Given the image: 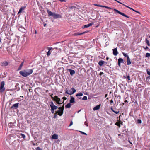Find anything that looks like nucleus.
Here are the masks:
<instances>
[{"label": "nucleus", "mask_w": 150, "mask_h": 150, "mask_svg": "<svg viewBox=\"0 0 150 150\" xmlns=\"http://www.w3.org/2000/svg\"><path fill=\"white\" fill-rule=\"evenodd\" d=\"M47 11L48 13V16H52L53 17L54 19L59 18L61 17V16L60 15L56 14L55 13H53L48 9H47Z\"/></svg>", "instance_id": "nucleus-2"}, {"label": "nucleus", "mask_w": 150, "mask_h": 150, "mask_svg": "<svg viewBox=\"0 0 150 150\" xmlns=\"http://www.w3.org/2000/svg\"><path fill=\"white\" fill-rule=\"evenodd\" d=\"M146 57H150V53H147L146 54Z\"/></svg>", "instance_id": "nucleus-31"}, {"label": "nucleus", "mask_w": 150, "mask_h": 150, "mask_svg": "<svg viewBox=\"0 0 150 150\" xmlns=\"http://www.w3.org/2000/svg\"><path fill=\"white\" fill-rule=\"evenodd\" d=\"M103 74V72H101L100 73V75H102V74Z\"/></svg>", "instance_id": "nucleus-57"}, {"label": "nucleus", "mask_w": 150, "mask_h": 150, "mask_svg": "<svg viewBox=\"0 0 150 150\" xmlns=\"http://www.w3.org/2000/svg\"><path fill=\"white\" fill-rule=\"evenodd\" d=\"M94 5L95 6H97L100 7H102V6H103V5H99L97 4H94Z\"/></svg>", "instance_id": "nucleus-40"}, {"label": "nucleus", "mask_w": 150, "mask_h": 150, "mask_svg": "<svg viewBox=\"0 0 150 150\" xmlns=\"http://www.w3.org/2000/svg\"><path fill=\"white\" fill-rule=\"evenodd\" d=\"M149 79V76H148V77H146V79Z\"/></svg>", "instance_id": "nucleus-61"}, {"label": "nucleus", "mask_w": 150, "mask_h": 150, "mask_svg": "<svg viewBox=\"0 0 150 150\" xmlns=\"http://www.w3.org/2000/svg\"><path fill=\"white\" fill-rule=\"evenodd\" d=\"M93 23H90L89 24L85 25L84 26H83L82 27V28H85L89 27L92 26V25H93Z\"/></svg>", "instance_id": "nucleus-14"}, {"label": "nucleus", "mask_w": 150, "mask_h": 150, "mask_svg": "<svg viewBox=\"0 0 150 150\" xmlns=\"http://www.w3.org/2000/svg\"><path fill=\"white\" fill-rule=\"evenodd\" d=\"M59 1H60L61 2H66V1L65 0H59Z\"/></svg>", "instance_id": "nucleus-50"}, {"label": "nucleus", "mask_w": 150, "mask_h": 150, "mask_svg": "<svg viewBox=\"0 0 150 150\" xmlns=\"http://www.w3.org/2000/svg\"><path fill=\"white\" fill-rule=\"evenodd\" d=\"M113 54L115 56H116L118 54L117 48L113 49Z\"/></svg>", "instance_id": "nucleus-9"}, {"label": "nucleus", "mask_w": 150, "mask_h": 150, "mask_svg": "<svg viewBox=\"0 0 150 150\" xmlns=\"http://www.w3.org/2000/svg\"><path fill=\"white\" fill-rule=\"evenodd\" d=\"M120 62H118V65L119 66V67H120L121 66V64H120Z\"/></svg>", "instance_id": "nucleus-55"}, {"label": "nucleus", "mask_w": 150, "mask_h": 150, "mask_svg": "<svg viewBox=\"0 0 150 150\" xmlns=\"http://www.w3.org/2000/svg\"><path fill=\"white\" fill-rule=\"evenodd\" d=\"M58 98V96H55L54 98V99H57V98Z\"/></svg>", "instance_id": "nucleus-48"}, {"label": "nucleus", "mask_w": 150, "mask_h": 150, "mask_svg": "<svg viewBox=\"0 0 150 150\" xmlns=\"http://www.w3.org/2000/svg\"><path fill=\"white\" fill-rule=\"evenodd\" d=\"M113 10L116 13H118V14H120L123 16H124L125 17H127V18H129V16H128L126 15H125V14L123 13H122V12H120L119 11H118V10L116 9H113Z\"/></svg>", "instance_id": "nucleus-5"}, {"label": "nucleus", "mask_w": 150, "mask_h": 150, "mask_svg": "<svg viewBox=\"0 0 150 150\" xmlns=\"http://www.w3.org/2000/svg\"><path fill=\"white\" fill-rule=\"evenodd\" d=\"M64 108V104L62 107L58 108V110L56 112L57 113L58 115L60 116H62L63 113Z\"/></svg>", "instance_id": "nucleus-3"}, {"label": "nucleus", "mask_w": 150, "mask_h": 150, "mask_svg": "<svg viewBox=\"0 0 150 150\" xmlns=\"http://www.w3.org/2000/svg\"><path fill=\"white\" fill-rule=\"evenodd\" d=\"M83 34V33H74V35L75 36H77V35H81Z\"/></svg>", "instance_id": "nucleus-25"}, {"label": "nucleus", "mask_w": 150, "mask_h": 150, "mask_svg": "<svg viewBox=\"0 0 150 150\" xmlns=\"http://www.w3.org/2000/svg\"><path fill=\"white\" fill-rule=\"evenodd\" d=\"M102 7L105 8H106L107 9H111V8L109 7L108 6H102Z\"/></svg>", "instance_id": "nucleus-33"}, {"label": "nucleus", "mask_w": 150, "mask_h": 150, "mask_svg": "<svg viewBox=\"0 0 150 150\" xmlns=\"http://www.w3.org/2000/svg\"><path fill=\"white\" fill-rule=\"evenodd\" d=\"M21 135L23 138H25V136L24 134L21 133Z\"/></svg>", "instance_id": "nucleus-38"}, {"label": "nucleus", "mask_w": 150, "mask_h": 150, "mask_svg": "<svg viewBox=\"0 0 150 150\" xmlns=\"http://www.w3.org/2000/svg\"><path fill=\"white\" fill-rule=\"evenodd\" d=\"M55 100H54V101H55L56 102V103L59 104H61L62 103L61 102V100L60 99V98H57V99H55Z\"/></svg>", "instance_id": "nucleus-15"}, {"label": "nucleus", "mask_w": 150, "mask_h": 150, "mask_svg": "<svg viewBox=\"0 0 150 150\" xmlns=\"http://www.w3.org/2000/svg\"><path fill=\"white\" fill-rule=\"evenodd\" d=\"M127 78V79L128 80H130V77L129 75H128Z\"/></svg>", "instance_id": "nucleus-46"}, {"label": "nucleus", "mask_w": 150, "mask_h": 150, "mask_svg": "<svg viewBox=\"0 0 150 150\" xmlns=\"http://www.w3.org/2000/svg\"><path fill=\"white\" fill-rule=\"evenodd\" d=\"M88 32V31H85L83 32V33H83V34L86 33H87Z\"/></svg>", "instance_id": "nucleus-56"}, {"label": "nucleus", "mask_w": 150, "mask_h": 150, "mask_svg": "<svg viewBox=\"0 0 150 150\" xmlns=\"http://www.w3.org/2000/svg\"><path fill=\"white\" fill-rule=\"evenodd\" d=\"M68 70L69 71L71 76H72L75 74V72L74 70L71 69H69Z\"/></svg>", "instance_id": "nucleus-11"}, {"label": "nucleus", "mask_w": 150, "mask_h": 150, "mask_svg": "<svg viewBox=\"0 0 150 150\" xmlns=\"http://www.w3.org/2000/svg\"><path fill=\"white\" fill-rule=\"evenodd\" d=\"M72 124H73V122L72 121H71L70 122V123L69 125V126H71L72 125Z\"/></svg>", "instance_id": "nucleus-53"}, {"label": "nucleus", "mask_w": 150, "mask_h": 150, "mask_svg": "<svg viewBox=\"0 0 150 150\" xmlns=\"http://www.w3.org/2000/svg\"><path fill=\"white\" fill-rule=\"evenodd\" d=\"M115 125H116L117 126H118L119 128H120V122H117L115 123Z\"/></svg>", "instance_id": "nucleus-30"}, {"label": "nucleus", "mask_w": 150, "mask_h": 150, "mask_svg": "<svg viewBox=\"0 0 150 150\" xmlns=\"http://www.w3.org/2000/svg\"><path fill=\"white\" fill-rule=\"evenodd\" d=\"M107 96H108V94H106L105 95V97L106 98L107 97Z\"/></svg>", "instance_id": "nucleus-62"}, {"label": "nucleus", "mask_w": 150, "mask_h": 150, "mask_svg": "<svg viewBox=\"0 0 150 150\" xmlns=\"http://www.w3.org/2000/svg\"><path fill=\"white\" fill-rule=\"evenodd\" d=\"M50 107L51 108L54 110H56L58 108L57 106L55 105L54 104L53 102L52 101L50 102Z\"/></svg>", "instance_id": "nucleus-7"}, {"label": "nucleus", "mask_w": 150, "mask_h": 150, "mask_svg": "<svg viewBox=\"0 0 150 150\" xmlns=\"http://www.w3.org/2000/svg\"><path fill=\"white\" fill-rule=\"evenodd\" d=\"M58 114L57 113V112H55V113L54 114L53 116V118L54 119L56 118L57 117V114Z\"/></svg>", "instance_id": "nucleus-32"}, {"label": "nucleus", "mask_w": 150, "mask_h": 150, "mask_svg": "<svg viewBox=\"0 0 150 150\" xmlns=\"http://www.w3.org/2000/svg\"><path fill=\"white\" fill-rule=\"evenodd\" d=\"M33 72L32 69H25L20 71L19 73L20 74L23 76L26 77L32 74Z\"/></svg>", "instance_id": "nucleus-1"}, {"label": "nucleus", "mask_w": 150, "mask_h": 150, "mask_svg": "<svg viewBox=\"0 0 150 150\" xmlns=\"http://www.w3.org/2000/svg\"><path fill=\"white\" fill-rule=\"evenodd\" d=\"M117 2H118V3H120V4H122V3H121L119 1H117Z\"/></svg>", "instance_id": "nucleus-60"}, {"label": "nucleus", "mask_w": 150, "mask_h": 150, "mask_svg": "<svg viewBox=\"0 0 150 150\" xmlns=\"http://www.w3.org/2000/svg\"><path fill=\"white\" fill-rule=\"evenodd\" d=\"M113 102V101L112 99L110 101V103H112Z\"/></svg>", "instance_id": "nucleus-54"}, {"label": "nucleus", "mask_w": 150, "mask_h": 150, "mask_svg": "<svg viewBox=\"0 0 150 150\" xmlns=\"http://www.w3.org/2000/svg\"><path fill=\"white\" fill-rule=\"evenodd\" d=\"M67 98L66 97H64L62 98V99L64 100H66V99H67Z\"/></svg>", "instance_id": "nucleus-49"}, {"label": "nucleus", "mask_w": 150, "mask_h": 150, "mask_svg": "<svg viewBox=\"0 0 150 150\" xmlns=\"http://www.w3.org/2000/svg\"><path fill=\"white\" fill-rule=\"evenodd\" d=\"M69 62L70 63H71L72 62V61L71 60H69Z\"/></svg>", "instance_id": "nucleus-63"}, {"label": "nucleus", "mask_w": 150, "mask_h": 150, "mask_svg": "<svg viewBox=\"0 0 150 150\" xmlns=\"http://www.w3.org/2000/svg\"><path fill=\"white\" fill-rule=\"evenodd\" d=\"M53 95V94H52L51 95H50V96H51V98H52L53 99V100H55V99H54V98L52 96V95Z\"/></svg>", "instance_id": "nucleus-41"}, {"label": "nucleus", "mask_w": 150, "mask_h": 150, "mask_svg": "<svg viewBox=\"0 0 150 150\" xmlns=\"http://www.w3.org/2000/svg\"><path fill=\"white\" fill-rule=\"evenodd\" d=\"M127 65H130L131 64V62L130 61V59L129 57V58H127Z\"/></svg>", "instance_id": "nucleus-19"}, {"label": "nucleus", "mask_w": 150, "mask_h": 150, "mask_svg": "<svg viewBox=\"0 0 150 150\" xmlns=\"http://www.w3.org/2000/svg\"><path fill=\"white\" fill-rule=\"evenodd\" d=\"M8 63L6 61H5L1 63V66H6L8 65Z\"/></svg>", "instance_id": "nucleus-18"}, {"label": "nucleus", "mask_w": 150, "mask_h": 150, "mask_svg": "<svg viewBox=\"0 0 150 150\" xmlns=\"http://www.w3.org/2000/svg\"><path fill=\"white\" fill-rule=\"evenodd\" d=\"M80 132L82 134H84V135H87V134L86 133H85L83 132L82 131H80Z\"/></svg>", "instance_id": "nucleus-43"}, {"label": "nucleus", "mask_w": 150, "mask_h": 150, "mask_svg": "<svg viewBox=\"0 0 150 150\" xmlns=\"http://www.w3.org/2000/svg\"><path fill=\"white\" fill-rule=\"evenodd\" d=\"M113 112L115 113L116 114H117L119 112V111H113Z\"/></svg>", "instance_id": "nucleus-47"}, {"label": "nucleus", "mask_w": 150, "mask_h": 150, "mask_svg": "<svg viewBox=\"0 0 150 150\" xmlns=\"http://www.w3.org/2000/svg\"><path fill=\"white\" fill-rule=\"evenodd\" d=\"M36 150H43L41 148H40V147H38L36 149Z\"/></svg>", "instance_id": "nucleus-39"}, {"label": "nucleus", "mask_w": 150, "mask_h": 150, "mask_svg": "<svg viewBox=\"0 0 150 150\" xmlns=\"http://www.w3.org/2000/svg\"><path fill=\"white\" fill-rule=\"evenodd\" d=\"M109 59V58L108 57H107L106 58V59L107 60H108Z\"/></svg>", "instance_id": "nucleus-64"}, {"label": "nucleus", "mask_w": 150, "mask_h": 150, "mask_svg": "<svg viewBox=\"0 0 150 150\" xmlns=\"http://www.w3.org/2000/svg\"><path fill=\"white\" fill-rule=\"evenodd\" d=\"M71 90L72 91V92H71V93H69L68 90L67 89V88H66V90L65 88V90L66 91L65 93L69 95H71L75 93L76 91V90L73 88H71Z\"/></svg>", "instance_id": "nucleus-6"}, {"label": "nucleus", "mask_w": 150, "mask_h": 150, "mask_svg": "<svg viewBox=\"0 0 150 150\" xmlns=\"http://www.w3.org/2000/svg\"><path fill=\"white\" fill-rule=\"evenodd\" d=\"M24 63V62H22L21 64H20L19 68H18V70H21L22 67L23 66V64Z\"/></svg>", "instance_id": "nucleus-22"}, {"label": "nucleus", "mask_w": 150, "mask_h": 150, "mask_svg": "<svg viewBox=\"0 0 150 150\" xmlns=\"http://www.w3.org/2000/svg\"><path fill=\"white\" fill-rule=\"evenodd\" d=\"M100 104L98 105H97L95 107L93 108V110H98L100 109Z\"/></svg>", "instance_id": "nucleus-16"}, {"label": "nucleus", "mask_w": 150, "mask_h": 150, "mask_svg": "<svg viewBox=\"0 0 150 150\" xmlns=\"http://www.w3.org/2000/svg\"><path fill=\"white\" fill-rule=\"evenodd\" d=\"M58 135L55 134H53L52 137V139H58Z\"/></svg>", "instance_id": "nucleus-13"}, {"label": "nucleus", "mask_w": 150, "mask_h": 150, "mask_svg": "<svg viewBox=\"0 0 150 150\" xmlns=\"http://www.w3.org/2000/svg\"><path fill=\"white\" fill-rule=\"evenodd\" d=\"M141 122H142V121L140 119H138L137 120V122L138 123H139V124H140L141 123Z\"/></svg>", "instance_id": "nucleus-35"}, {"label": "nucleus", "mask_w": 150, "mask_h": 150, "mask_svg": "<svg viewBox=\"0 0 150 150\" xmlns=\"http://www.w3.org/2000/svg\"><path fill=\"white\" fill-rule=\"evenodd\" d=\"M71 103H67L65 106V108H69L71 107Z\"/></svg>", "instance_id": "nucleus-20"}, {"label": "nucleus", "mask_w": 150, "mask_h": 150, "mask_svg": "<svg viewBox=\"0 0 150 150\" xmlns=\"http://www.w3.org/2000/svg\"><path fill=\"white\" fill-rule=\"evenodd\" d=\"M119 122H120V124L122 125H123V122L121 121H120Z\"/></svg>", "instance_id": "nucleus-51"}, {"label": "nucleus", "mask_w": 150, "mask_h": 150, "mask_svg": "<svg viewBox=\"0 0 150 150\" xmlns=\"http://www.w3.org/2000/svg\"><path fill=\"white\" fill-rule=\"evenodd\" d=\"M105 62L102 60L98 62V64L100 66H102Z\"/></svg>", "instance_id": "nucleus-17"}, {"label": "nucleus", "mask_w": 150, "mask_h": 150, "mask_svg": "<svg viewBox=\"0 0 150 150\" xmlns=\"http://www.w3.org/2000/svg\"><path fill=\"white\" fill-rule=\"evenodd\" d=\"M50 51H49V50H48V52H47V56H49L50 55L51 53Z\"/></svg>", "instance_id": "nucleus-34"}, {"label": "nucleus", "mask_w": 150, "mask_h": 150, "mask_svg": "<svg viewBox=\"0 0 150 150\" xmlns=\"http://www.w3.org/2000/svg\"><path fill=\"white\" fill-rule=\"evenodd\" d=\"M83 95V94L82 93H78V94H77L76 95V96H77V97H78V96H82Z\"/></svg>", "instance_id": "nucleus-28"}, {"label": "nucleus", "mask_w": 150, "mask_h": 150, "mask_svg": "<svg viewBox=\"0 0 150 150\" xmlns=\"http://www.w3.org/2000/svg\"><path fill=\"white\" fill-rule=\"evenodd\" d=\"M69 8L71 10L74 9V10H75L76 9H77L76 7V6H71V7H69Z\"/></svg>", "instance_id": "nucleus-26"}, {"label": "nucleus", "mask_w": 150, "mask_h": 150, "mask_svg": "<svg viewBox=\"0 0 150 150\" xmlns=\"http://www.w3.org/2000/svg\"><path fill=\"white\" fill-rule=\"evenodd\" d=\"M127 76H123V78H125H125H127Z\"/></svg>", "instance_id": "nucleus-59"}, {"label": "nucleus", "mask_w": 150, "mask_h": 150, "mask_svg": "<svg viewBox=\"0 0 150 150\" xmlns=\"http://www.w3.org/2000/svg\"><path fill=\"white\" fill-rule=\"evenodd\" d=\"M47 48L49 50V51H50L52 49H53V48L52 47H47Z\"/></svg>", "instance_id": "nucleus-37"}, {"label": "nucleus", "mask_w": 150, "mask_h": 150, "mask_svg": "<svg viewBox=\"0 0 150 150\" xmlns=\"http://www.w3.org/2000/svg\"><path fill=\"white\" fill-rule=\"evenodd\" d=\"M126 7L128 8H129L130 9L134 11H135V12L138 13L139 14H140V13L138 11H136V10H134V9H133V8L130 7H129L128 6H126Z\"/></svg>", "instance_id": "nucleus-23"}, {"label": "nucleus", "mask_w": 150, "mask_h": 150, "mask_svg": "<svg viewBox=\"0 0 150 150\" xmlns=\"http://www.w3.org/2000/svg\"><path fill=\"white\" fill-rule=\"evenodd\" d=\"M19 103H15V104H14L12 106L11 108V109H16L18 107V105H19Z\"/></svg>", "instance_id": "nucleus-8"}, {"label": "nucleus", "mask_w": 150, "mask_h": 150, "mask_svg": "<svg viewBox=\"0 0 150 150\" xmlns=\"http://www.w3.org/2000/svg\"><path fill=\"white\" fill-rule=\"evenodd\" d=\"M87 99V97L86 96H84V97H83L82 98L83 100H86Z\"/></svg>", "instance_id": "nucleus-36"}, {"label": "nucleus", "mask_w": 150, "mask_h": 150, "mask_svg": "<svg viewBox=\"0 0 150 150\" xmlns=\"http://www.w3.org/2000/svg\"><path fill=\"white\" fill-rule=\"evenodd\" d=\"M122 54H123V56L124 57H126L127 58L129 57V56L127 55V54L125 53L124 52H122Z\"/></svg>", "instance_id": "nucleus-29"}, {"label": "nucleus", "mask_w": 150, "mask_h": 150, "mask_svg": "<svg viewBox=\"0 0 150 150\" xmlns=\"http://www.w3.org/2000/svg\"><path fill=\"white\" fill-rule=\"evenodd\" d=\"M84 124L85 125H86L87 126H88V123H87V122L86 121L85 122H84Z\"/></svg>", "instance_id": "nucleus-45"}, {"label": "nucleus", "mask_w": 150, "mask_h": 150, "mask_svg": "<svg viewBox=\"0 0 150 150\" xmlns=\"http://www.w3.org/2000/svg\"><path fill=\"white\" fill-rule=\"evenodd\" d=\"M5 85V82L4 81H3L1 82L0 87V92H3L5 90V88H4V86Z\"/></svg>", "instance_id": "nucleus-4"}, {"label": "nucleus", "mask_w": 150, "mask_h": 150, "mask_svg": "<svg viewBox=\"0 0 150 150\" xmlns=\"http://www.w3.org/2000/svg\"><path fill=\"white\" fill-rule=\"evenodd\" d=\"M18 29L19 31L22 32H25V28L22 26L19 27L18 28Z\"/></svg>", "instance_id": "nucleus-12"}, {"label": "nucleus", "mask_w": 150, "mask_h": 150, "mask_svg": "<svg viewBox=\"0 0 150 150\" xmlns=\"http://www.w3.org/2000/svg\"><path fill=\"white\" fill-rule=\"evenodd\" d=\"M147 74L149 75V76H150V71H148V70H147Z\"/></svg>", "instance_id": "nucleus-44"}, {"label": "nucleus", "mask_w": 150, "mask_h": 150, "mask_svg": "<svg viewBox=\"0 0 150 150\" xmlns=\"http://www.w3.org/2000/svg\"><path fill=\"white\" fill-rule=\"evenodd\" d=\"M50 110H51V112L53 114L54 113V112H55L54 110H53L51 108Z\"/></svg>", "instance_id": "nucleus-42"}, {"label": "nucleus", "mask_w": 150, "mask_h": 150, "mask_svg": "<svg viewBox=\"0 0 150 150\" xmlns=\"http://www.w3.org/2000/svg\"><path fill=\"white\" fill-rule=\"evenodd\" d=\"M25 7H21L19 10V12L18 13V14H19V13H21V12L25 8Z\"/></svg>", "instance_id": "nucleus-21"}, {"label": "nucleus", "mask_w": 150, "mask_h": 150, "mask_svg": "<svg viewBox=\"0 0 150 150\" xmlns=\"http://www.w3.org/2000/svg\"><path fill=\"white\" fill-rule=\"evenodd\" d=\"M110 109L113 111H113H115V110H113V108L112 107L110 108Z\"/></svg>", "instance_id": "nucleus-52"}, {"label": "nucleus", "mask_w": 150, "mask_h": 150, "mask_svg": "<svg viewBox=\"0 0 150 150\" xmlns=\"http://www.w3.org/2000/svg\"><path fill=\"white\" fill-rule=\"evenodd\" d=\"M71 99L69 100L70 103H75V99L74 97L72 96H71Z\"/></svg>", "instance_id": "nucleus-10"}, {"label": "nucleus", "mask_w": 150, "mask_h": 150, "mask_svg": "<svg viewBox=\"0 0 150 150\" xmlns=\"http://www.w3.org/2000/svg\"><path fill=\"white\" fill-rule=\"evenodd\" d=\"M118 62H120V63H123L124 61L121 58H120L118 59Z\"/></svg>", "instance_id": "nucleus-24"}, {"label": "nucleus", "mask_w": 150, "mask_h": 150, "mask_svg": "<svg viewBox=\"0 0 150 150\" xmlns=\"http://www.w3.org/2000/svg\"><path fill=\"white\" fill-rule=\"evenodd\" d=\"M46 25V24L45 23H44V27H45Z\"/></svg>", "instance_id": "nucleus-58"}, {"label": "nucleus", "mask_w": 150, "mask_h": 150, "mask_svg": "<svg viewBox=\"0 0 150 150\" xmlns=\"http://www.w3.org/2000/svg\"><path fill=\"white\" fill-rule=\"evenodd\" d=\"M145 42L148 46H150V45L149 44V40H148V39L147 38L146 39Z\"/></svg>", "instance_id": "nucleus-27"}]
</instances>
